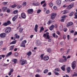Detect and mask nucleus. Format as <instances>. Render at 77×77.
<instances>
[{
	"label": "nucleus",
	"mask_w": 77,
	"mask_h": 77,
	"mask_svg": "<svg viewBox=\"0 0 77 77\" xmlns=\"http://www.w3.org/2000/svg\"><path fill=\"white\" fill-rule=\"evenodd\" d=\"M8 64L4 63V66H8Z\"/></svg>",
	"instance_id": "obj_62"
},
{
	"label": "nucleus",
	"mask_w": 77,
	"mask_h": 77,
	"mask_svg": "<svg viewBox=\"0 0 77 77\" xmlns=\"http://www.w3.org/2000/svg\"><path fill=\"white\" fill-rule=\"evenodd\" d=\"M7 23L8 25H9V24H11V21L10 20H8L7 21Z\"/></svg>",
	"instance_id": "obj_45"
},
{
	"label": "nucleus",
	"mask_w": 77,
	"mask_h": 77,
	"mask_svg": "<svg viewBox=\"0 0 77 77\" xmlns=\"http://www.w3.org/2000/svg\"><path fill=\"white\" fill-rule=\"evenodd\" d=\"M12 54V52H10L8 53L6 56V57H8V56H10L11 54Z\"/></svg>",
	"instance_id": "obj_21"
},
{
	"label": "nucleus",
	"mask_w": 77,
	"mask_h": 77,
	"mask_svg": "<svg viewBox=\"0 0 77 77\" xmlns=\"http://www.w3.org/2000/svg\"><path fill=\"white\" fill-rule=\"evenodd\" d=\"M35 77H39L40 75L39 74H37L35 75Z\"/></svg>",
	"instance_id": "obj_55"
},
{
	"label": "nucleus",
	"mask_w": 77,
	"mask_h": 77,
	"mask_svg": "<svg viewBox=\"0 0 77 77\" xmlns=\"http://www.w3.org/2000/svg\"><path fill=\"white\" fill-rule=\"evenodd\" d=\"M54 73L55 75H59V73H58L57 72H54Z\"/></svg>",
	"instance_id": "obj_47"
},
{
	"label": "nucleus",
	"mask_w": 77,
	"mask_h": 77,
	"mask_svg": "<svg viewBox=\"0 0 77 77\" xmlns=\"http://www.w3.org/2000/svg\"><path fill=\"white\" fill-rule=\"evenodd\" d=\"M67 17V16L66 15H64L61 17V19L60 20V21L61 22H64L65 19Z\"/></svg>",
	"instance_id": "obj_6"
},
{
	"label": "nucleus",
	"mask_w": 77,
	"mask_h": 77,
	"mask_svg": "<svg viewBox=\"0 0 77 77\" xmlns=\"http://www.w3.org/2000/svg\"><path fill=\"white\" fill-rule=\"evenodd\" d=\"M46 13L47 14H49V13H50V11H49V10H47L46 11Z\"/></svg>",
	"instance_id": "obj_59"
},
{
	"label": "nucleus",
	"mask_w": 77,
	"mask_h": 77,
	"mask_svg": "<svg viewBox=\"0 0 77 77\" xmlns=\"http://www.w3.org/2000/svg\"><path fill=\"white\" fill-rule=\"evenodd\" d=\"M53 9H55V10H56V9H57V7H56V6H54L53 7Z\"/></svg>",
	"instance_id": "obj_57"
},
{
	"label": "nucleus",
	"mask_w": 77,
	"mask_h": 77,
	"mask_svg": "<svg viewBox=\"0 0 77 77\" xmlns=\"http://www.w3.org/2000/svg\"><path fill=\"white\" fill-rule=\"evenodd\" d=\"M41 42H40V41H39V40H38L36 41V44L37 46H39V45H41Z\"/></svg>",
	"instance_id": "obj_10"
},
{
	"label": "nucleus",
	"mask_w": 77,
	"mask_h": 77,
	"mask_svg": "<svg viewBox=\"0 0 77 77\" xmlns=\"http://www.w3.org/2000/svg\"><path fill=\"white\" fill-rule=\"evenodd\" d=\"M17 59H13L11 61V62L12 64H15V63H17Z\"/></svg>",
	"instance_id": "obj_9"
},
{
	"label": "nucleus",
	"mask_w": 77,
	"mask_h": 77,
	"mask_svg": "<svg viewBox=\"0 0 77 77\" xmlns=\"http://www.w3.org/2000/svg\"><path fill=\"white\" fill-rule=\"evenodd\" d=\"M57 35H60V32H59V31H57Z\"/></svg>",
	"instance_id": "obj_51"
},
{
	"label": "nucleus",
	"mask_w": 77,
	"mask_h": 77,
	"mask_svg": "<svg viewBox=\"0 0 77 77\" xmlns=\"http://www.w3.org/2000/svg\"><path fill=\"white\" fill-rule=\"evenodd\" d=\"M48 52V53H51V50L50 48H48L47 50Z\"/></svg>",
	"instance_id": "obj_40"
},
{
	"label": "nucleus",
	"mask_w": 77,
	"mask_h": 77,
	"mask_svg": "<svg viewBox=\"0 0 77 77\" xmlns=\"http://www.w3.org/2000/svg\"><path fill=\"white\" fill-rule=\"evenodd\" d=\"M56 16V13H52L51 14V18L52 20H54Z\"/></svg>",
	"instance_id": "obj_5"
},
{
	"label": "nucleus",
	"mask_w": 77,
	"mask_h": 77,
	"mask_svg": "<svg viewBox=\"0 0 77 77\" xmlns=\"http://www.w3.org/2000/svg\"><path fill=\"white\" fill-rule=\"evenodd\" d=\"M17 18H18V15H16L12 18V21H15V20H16Z\"/></svg>",
	"instance_id": "obj_17"
},
{
	"label": "nucleus",
	"mask_w": 77,
	"mask_h": 77,
	"mask_svg": "<svg viewBox=\"0 0 77 77\" xmlns=\"http://www.w3.org/2000/svg\"><path fill=\"white\" fill-rule=\"evenodd\" d=\"M14 56H18V54L17 53H16L14 54Z\"/></svg>",
	"instance_id": "obj_50"
},
{
	"label": "nucleus",
	"mask_w": 77,
	"mask_h": 77,
	"mask_svg": "<svg viewBox=\"0 0 77 77\" xmlns=\"http://www.w3.org/2000/svg\"><path fill=\"white\" fill-rule=\"evenodd\" d=\"M45 1H42V2H41V5H42V4H43V3H45Z\"/></svg>",
	"instance_id": "obj_53"
},
{
	"label": "nucleus",
	"mask_w": 77,
	"mask_h": 77,
	"mask_svg": "<svg viewBox=\"0 0 77 77\" xmlns=\"http://www.w3.org/2000/svg\"><path fill=\"white\" fill-rule=\"evenodd\" d=\"M60 62H61V63H62L64 62L63 59L62 58H61L59 60Z\"/></svg>",
	"instance_id": "obj_34"
},
{
	"label": "nucleus",
	"mask_w": 77,
	"mask_h": 77,
	"mask_svg": "<svg viewBox=\"0 0 77 77\" xmlns=\"http://www.w3.org/2000/svg\"><path fill=\"white\" fill-rule=\"evenodd\" d=\"M10 6L11 8H15V7L17 6V5H11Z\"/></svg>",
	"instance_id": "obj_32"
},
{
	"label": "nucleus",
	"mask_w": 77,
	"mask_h": 77,
	"mask_svg": "<svg viewBox=\"0 0 77 77\" xmlns=\"http://www.w3.org/2000/svg\"><path fill=\"white\" fill-rule=\"evenodd\" d=\"M44 30V27H43L42 26L40 28V32H42Z\"/></svg>",
	"instance_id": "obj_29"
},
{
	"label": "nucleus",
	"mask_w": 77,
	"mask_h": 77,
	"mask_svg": "<svg viewBox=\"0 0 77 77\" xmlns=\"http://www.w3.org/2000/svg\"><path fill=\"white\" fill-rule=\"evenodd\" d=\"M54 71L55 72H59V71H60V69L59 68H56L54 69Z\"/></svg>",
	"instance_id": "obj_26"
},
{
	"label": "nucleus",
	"mask_w": 77,
	"mask_h": 77,
	"mask_svg": "<svg viewBox=\"0 0 77 77\" xmlns=\"http://www.w3.org/2000/svg\"><path fill=\"white\" fill-rule=\"evenodd\" d=\"M59 29H60V30H62V27H61V26H60L59 27Z\"/></svg>",
	"instance_id": "obj_61"
},
{
	"label": "nucleus",
	"mask_w": 77,
	"mask_h": 77,
	"mask_svg": "<svg viewBox=\"0 0 77 77\" xmlns=\"http://www.w3.org/2000/svg\"><path fill=\"white\" fill-rule=\"evenodd\" d=\"M54 25H52L49 28L50 30H53V28H54Z\"/></svg>",
	"instance_id": "obj_20"
},
{
	"label": "nucleus",
	"mask_w": 77,
	"mask_h": 77,
	"mask_svg": "<svg viewBox=\"0 0 77 77\" xmlns=\"http://www.w3.org/2000/svg\"><path fill=\"white\" fill-rule=\"evenodd\" d=\"M66 66L65 65H64L61 67V69L63 71H65V70Z\"/></svg>",
	"instance_id": "obj_18"
},
{
	"label": "nucleus",
	"mask_w": 77,
	"mask_h": 77,
	"mask_svg": "<svg viewBox=\"0 0 77 77\" xmlns=\"http://www.w3.org/2000/svg\"><path fill=\"white\" fill-rule=\"evenodd\" d=\"M21 17L22 18L25 19V18H26V14L24 13H22L21 14Z\"/></svg>",
	"instance_id": "obj_8"
},
{
	"label": "nucleus",
	"mask_w": 77,
	"mask_h": 77,
	"mask_svg": "<svg viewBox=\"0 0 77 77\" xmlns=\"http://www.w3.org/2000/svg\"><path fill=\"white\" fill-rule=\"evenodd\" d=\"M57 4L58 5H59L61 4V1L60 0H58L57 1Z\"/></svg>",
	"instance_id": "obj_19"
},
{
	"label": "nucleus",
	"mask_w": 77,
	"mask_h": 77,
	"mask_svg": "<svg viewBox=\"0 0 77 77\" xmlns=\"http://www.w3.org/2000/svg\"><path fill=\"white\" fill-rule=\"evenodd\" d=\"M8 4V2H3L2 4L3 5H6V4Z\"/></svg>",
	"instance_id": "obj_54"
},
{
	"label": "nucleus",
	"mask_w": 77,
	"mask_h": 77,
	"mask_svg": "<svg viewBox=\"0 0 77 77\" xmlns=\"http://www.w3.org/2000/svg\"><path fill=\"white\" fill-rule=\"evenodd\" d=\"M44 60H48L49 59V57L47 56H46L44 57L43 58Z\"/></svg>",
	"instance_id": "obj_14"
},
{
	"label": "nucleus",
	"mask_w": 77,
	"mask_h": 77,
	"mask_svg": "<svg viewBox=\"0 0 77 77\" xmlns=\"http://www.w3.org/2000/svg\"><path fill=\"white\" fill-rule=\"evenodd\" d=\"M11 31V28L10 27H7L5 28V32L6 33H9Z\"/></svg>",
	"instance_id": "obj_2"
},
{
	"label": "nucleus",
	"mask_w": 77,
	"mask_h": 77,
	"mask_svg": "<svg viewBox=\"0 0 77 77\" xmlns=\"http://www.w3.org/2000/svg\"><path fill=\"white\" fill-rule=\"evenodd\" d=\"M3 44V42L2 41H1L0 42V46L2 45Z\"/></svg>",
	"instance_id": "obj_41"
},
{
	"label": "nucleus",
	"mask_w": 77,
	"mask_h": 77,
	"mask_svg": "<svg viewBox=\"0 0 77 77\" xmlns=\"http://www.w3.org/2000/svg\"><path fill=\"white\" fill-rule=\"evenodd\" d=\"M72 76L73 77L74 76H77V73H75L74 74L72 75Z\"/></svg>",
	"instance_id": "obj_60"
},
{
	"label": "nucleus",
	"mask_w": 77,
	"mask_h": 77,
	"mask_svg": "<svg viewBox=\"0 0 77 77\" xmlns=\"http://www.w3.org/2000/svg\"><path fill=\"white\" fill-rule=\"evenodd\" d=\"M48 72V69H45L44 72V74H47Z\"/></svg>",
	"instance_id": "obj_28"
},
{
	"label": "nucleus",
	"mask_w": 77,
	"mask_h": 77,
	"mask_svg": "<svg viewBox=\"0 0 77 77\" xmlns=\"http://www.w3.org/2000/svg\"><path fill=\"white\" fill-rule=\"evenodd\" d=\"M7 9H8V8H7V7H4L2 8V10L3 12H5V11H6V10H7Z\"/></svg>",
	"instance_id": "obj_22"
},
{
	"label": "nucleus",
	"mask_w": 77,
	"mask_h": 77,
	"mask_svg": "<svg viewBox=\"0 0 77 77\" xmlns=\"http://www.w3.org/2000/svg\"><path fill=\"white\" fill-rule=\"evenodd\" d=\"M39 3L38 2L35 3H33L32 4V5H34V6H39Z\"/></svg>",
	"instance_id": "obj_13"
},
{
	"label": "nucleus",
	"mask_w": 77,
	"mask_h": 77,
	"mask_svg": "<svg viewBox=\"0 0 77 77\" xmlns=\"http://www.w3.org/2000/svg\"><path fill=\"white\" fill-rule=\"evenodd\" d=\"M32 52H31V51H29L28 52L26 53L27 55L28 56H30Z\"/></svg>",
	"instance_id": "obj_23"
},
{
	"label": "nucleus",
	"mask_w": 77,
	"mask_h": 77,
	"mask_svg": "<svg viewBox=\"0 0 77 77\" xmlns=\"http://www.w3.org/2000/svg\"><path fill=\"white\" fill-rule=\"evenodd\" d=\"M6 34L5 33H2L0 34V36L1 38H5L6 36Z\"/></svg>",
	"instance_id": "obj_12"
},
{
	"label": "nucleus",
	"mask_w": 77,
	"mask_h": 77,
	"mask_svg": "<svg viewBox=\"0 0 77 77\" xmlns=\"http://www.w3.org/2000/svg\"><path fill=\"white\" fill-rule=\"evenodd\" d=\"M18 13V11L17 10H15L14 11V14H16Z\"/></svg>",
	"instance_id": "obj_49"
},
{
	"label": "nucleus",
	"mask_w": 77,
	"mask_h": 77,
	"mask_svg": "<svg viewBox=\"0 0 77 77\" xmlns=\"http://www.w3.org/2000/svg\"><path fill=\"white\" fill-rule=\"evenodd\" d=\"M27 12L29 14H32L33 12V9H29L27 10Z\"/></svg>",
	"instance_id": "obj_7"
},
{
	"label": "nucleus",
	"mask_w": 77,
	"mask_h": 77,
	"mask_svg": "<svg viewBox=\"0 0 77 77\" xmlns=\"http://www.w3.org/2000/svg\"><path fill=\"white\" fill-rule=\"evenodd\" d=\"M23 29L22 28H20L19 30V31L20 33H21L23 32Z\"/></svg>",
	"instance_id": "obj_39"
},
{
	"label": "nucleus",
	"mask_w": 77,
	"mask_h": 77,
	"mask_svg": "<svg viewBox=\"0 0 77 77\" xmlns=\"http://www.w3.org/2000/svg\"><path fill=\"white\" fill-rule=\"evenodd\" d=\"M22 43H23V44H26V42H27V41L25 40H24V41H23L22 42Z\"/></svg>",
	"instance_id": "obj_44"
},
{
	"label": "nucleus",
	"mask_w": 77,
	"mask_h": 77,
	"mask_svg": "<svg viewBox=\"0 0 77 77\" xmlns=\"http://www.w3.org/2000/svg\"><path fill=\"white\" fill-rule=\"evenodd\" d=\"M3 26H8L7 22L4 23L3 24Z\"/></svg>",
	"instance_id": "obj_37"
},
{
	"label": "nucleus",
	"mask_w": 77,
	"mask_h": 77,
	"mask_svg": "<svg viewBox=\"0 0 77 77\" xmlns=\"http://www.w3.org/2000/svg\"><path fill=\"white\" fill-rule=\"evenodd\" d=\"M68 10H65V12L63 13V14H68Z\"/></svg>",
	"instance_id": "obj_42"
},
{
	"label": "nucleus",
	"mask_w": 77,
	"mask_h": 77,
	"mask_svg": "<svg viewBox=\"0 0 77 77\" xmlns=\"http://www.w3.org/2000/svg\"><path fill=\"white\" fill-rule=\"evenodd\" d=\"M72 22H70L67 23L66 26L67 27H69L71 26H72Z\"/></svg>",
	"instance_id": "obj_16"
},
{
	"label": "nucleus",
	"mask_w": 77,
	"mask_h": 77,
	"mask_svg": "<svg viewBox=\"0 0 77 77\" xmlns=\"http://www.w3.org/2000/svg\"><path fill=\"white\" fill-rule=\"evenodd\" d=\"M74 14L73 13V12H72L71 13H70V14L69 15V16L70 17H72V15H73V14Z\"/></svg>",
	"instance_id": "obj_38"
},
{
	"label": "nucleus",
	"mask_w": 77,
	"mask_h": 77,
	"mask_svg": "<svg viewBox=\"0 0 77 77\" xmlns=\"http://www.w3.org/2000/svg\"><path fill=\"white\" fill-rule=\"evenodd\" d=\"M20 63H21L22 65H24L27 63V61L26 60H21L20 61Z\"/></svg>",
	"instance_id": "obj_4"
},
{
	"label": "nucleus",
	"mask_w": 77,
	"mask_h": 77,
	"mask_svg": "<svg viewBox=\"0 0 77 77\" xmlns=\"http://www.w3.org/2000/svg\"><path fill=\"white\" fill-rule=\"evenodd\" d=\"M41 12V10H38L37 12V14H39V13H40V12Z\"/></svg>",
	"instance_id": "obj_48"
},
{
	"label": "nucleus",
	"mask_w": 77,
	"mask_h": 77,
	"mask_svg": "<svg viewBox=\"0 0 77 77\" xmlns=\"http://www.w3.org/2000/svg\"><path fill=\"white\" fill-rule=\"evenodd\" d=\"M44 56V54H42L40 56V57L41 58L42 60L43 59V57Z\"/></svg>",
	"instance_id": "obj_35"
},
{
	"label": "nucleus",
	"mask_w": 77,
	"mask_h": 77,
	"mask_svg": "<svg viewBox=\"0 0 77 77\" xmlns=\"http://www.w3.org/2000/svg\"><path fill=\"white\" fill-rule=\"evenodd\" d=\"M72 7H73V5L72 4H71L67 7V9H71Z\"/></svg>",
	"instance_id": "obj_11"
},
{
	"label": "nucleus",
	"mask_w": 77,
	"mask_h": 77,
	"mask_svg": "<svg viewBox=\"0 0 77 77\" xmlns=\"http://www.w3.org/2000/svg\"><path fill=\"white\" fill-rule=\"evenodd\" d=\"M10 11H11V10H10L9 9H8L7 10V13H9V12H10Z\"/></svg>",
	"instance_id": "obj_52"
},
{
	"label": "nucleus",
	"mask_w": 77,
	"mask_h": 77,
	"mask_svg": "<svg viewBox=\"0 0 77 77\" xmlns=\"http://www.w3.org/2000/svg\"><path fill=\"white\" fill-rule=\"evenodd\" d=\"M53 5V4L52 2H50L49 4V6L50 7H52Z\"/></svg>",
	"instance_id": "obj_36"
},
{
	"label": "nucleus",
	"mask_w": 77,
	"mask_h": 77,
	"mask_svg": "<svg viewBox=\"0 0 77 77\" xmlns=\"http://www.w3.org/2000/svg\"><path fill=\"white\" fill-rule=\"evenodd\" d=\"M67 72L69 73L70 72L71 70V68L70 67H69L67 68Z\"/></svg>",
	"instance_id": "obj_25"
},
{
	"label": "nucleus",
	"mask_w": 77,
	"mask_h": 77,
	"mask_svg": "<svg viewBox=\"0 0 77 77\" xmlns=\"http://www.w3.org/2000/svg\"><path fill=\"white\" fill-rule=\"evenodd\" d=\"M38 25L36 24L34 28V30L35 32H38Z\"/></svg>",
	"instance_id": "obj_15"
},
{
	"label": "nucleus",
	"mask_w": 77,
	"mask_h": 77,
	"mask_svg": "<svg viewBox=\"0 0 77 77\" xmlns=\"http://www.w3.org/2000/svg\"><path fill=\"white\" fill-rule=\"evenodd\" d=\"M51 23V21L50 20H49L47 23L48 24H50Z\"/></svg>",
	"instance_id": "obj_46"
},
{
	"label": "nucleus",
	"mask_w": 77,
	"mask_h": 77,
	"mask_svg": "<svg viewBox=\"0 0 77 77\" xmlns=\"http://www.w3.org/2000/svg\"><path fill=\"white\" fill-rule=\"evenodd\" d=\"M63 58H64V59H63L64 62H66V61L67 59H66V57L65 56H63Z\"/></svg>",
	"instance_id": "obj_33"
},
{
	"label": "nucleus",
	"mask_w": 77,
	"mask_h": 77,
	"mask_svg": "<svg viewBox=\"0 0 77 77\" xmlns=\"http://www.w3.org/2000/svg\"><path fill=\"white\" fill-rule=\"evenodd\" d=\"M70 50V49H68L67 51V53H66V54H68L69 52V51Z\"/></svg>",
	"instance_id": "obj_64"
},
{
	"label": "nucleus",
	"mask_w": 77,
	"mask_h": 77,
	"mask_svg": "<svg viewBox=\"0 0 77 77\" xmlns=\"http://www.w3.org/2000/svg\"><path fill=\"white\" fill-rule=\"evenodd\" d=\"M64 32H66V30H67V29L66 28H64V29L63 30Z\"/></svg>",
	"instance_id": "obj_58"
},
{
	"label": "nucleus",
	"mask_w": 77,
	"mask_h": 77,
	"mask_svg": "<svg viewBox=\"0 0 77 77\" xmlns=\"http://www.w3.org/2000/svg\"><path fill=\"white\" fill-rule=\"evenodd\" d=\"M71 66L72 69H74L76 66V62L74 61L72 64Z\"/></svg>",
	"instance_id": "obj_3"
},
{
	"label": "nucleus",
	"mask_w": 77,
	"mask_h": 77,
	"mask_svg": "<svg viewBox=\"0 0 77 77\" xmlns=\"http://www.w3.org/2000/svg\"><path fill=\"white\" fill-rule=\"evenodd\" d=\"M14 45H12L10 47V50H14Z\"/></svg>",
	"instance_id": "obj_27"
},
{
	"label": "nucleus",
	"mask_w": 77,
	"mask_h": 77,
	"mask_svg": "<svg viewBox=\"0 0 77 77\" xmlns=\"http://www.w3.org/2000/svg\"><path fill=\"white\" fill-rule=\"evenodd\" d=\"M15 36H16V38H17V39H18V38H20V36L19 35H17V34H15Z\"/></svg>",
	"instance_id": "obj_43"
},
{
	"label": "nucleus",
	"mask_w": 77,
	"mask_h": 77,
	"mask_svg": "<svg viewBox=\"0 0 77 77\" xmlns=\"http://www.w3.org/2000/svg\"><path fill=\"white\" fill-rule=\"evenodd\" d=\"M33 36H34V35H31L30 36V38L31 39L32 38H33Z\"/></svg>",
	"instance_id": "obj_63"
},
{
	"label": "nucleus",
	"mask_w": 77,
	"mask_h": 77,
	"mask_svg": "<svg viewBox=\"0 0 77 77\" xmlns=\"http://www.w3.org/2000/svg\"><path fill=\"white\" fill-rule=\"evenodd\" d=\"M16 43V41H13L10 43V45L12 44H15Z\"/></svg>",
	"instance_id": "obj_30"
},
{
	"label": "nucleus",
	"mask_w": 77,
	"mask_h": 77,
	"mask_svg": "<svg viewBox=\"0 0 77 77\" xmlns=\"http://www.w3.org/2000/svg\"><path fill=\"white\" fill-rule=\"evenodd\" d=\"M26 5H27V2H23L22 5L23 6H26Z\"/></svg>",
	"instance_id": "obj_31"
},
{
	"label": "nucleus",
	"mask_w": 77,
	"mask_h": 77,
	"mask_svg": "<svg viewBox=\"0 0 77 77\" xmlns=\"http://www.w3.org/2000/svg\"><path fill=\"white\" fill-rule=\"evenodd\" d=\"M25 44H24V43H23L22 42V43L20 45V47H25Z\"/></svg>",
	"instance_id": "obj_24"
},
{
	"label": "nucleus",
	"mask_w": 77,
	"mask_h": 77,
	"mask_svg": "<svg viewBox=\"0 0 77 77\" xmlns=\"http://www.w3.org/2000/svg\"><path fill=\"white\" fill-rule=\"evenodd\" d=\"M21 7H22V6L21 5H19L17 6V8L18 9H20V8H21Z\"/></svg>",
	"instance_id": "obj_56"
},
{
	"label": "nucleus",
	"mask_w": 77,
	"mask_h": 77,
	"mask_svg": "<svg viewBox=\"0 0 77 77\" xmlns=\"http://www.w3.org/2000/svg\"><path fill=\"white\" fill-rule=\"evenodd\" d=\"M48 34H49V33L47 32L46 33L44 34L43 36L46 39H48V42H51L52 41V39H50V37L49 36Z\"/></svg>",
	"instance_id": "obj_1"
}]
</instances>
